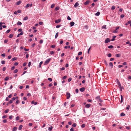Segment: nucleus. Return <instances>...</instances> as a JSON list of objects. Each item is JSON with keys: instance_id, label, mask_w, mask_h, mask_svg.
Instances as JSON below:
<instances>
[{"instance_id": "obj_35", "label": "nucleus", "mask_w": 131, "mask_h": 131, "mask_svg": "<svg viewBox=\"0 0 131 131\" xmlns=\"http://www.w3.org/2000/svg\"><path fill=\"white\" fill-rule=\"evenodd\" d=\"M72 79V78H69V79L68 80V82H70L71 81Z\"/></svg>"}, {"instance_id": "obj_43", "label": "nucleus", "mask_w": 131, "mask_h": 131, "mask_svg": "<svg viewBox=\"0 0 131 131\" xmlns=\"http://www.w3.org/2000/svg\"><path fill=\"white\" fill-rule=\"evenodd\" d=\"M10 31V29L6 31V33L7 34L9 33Z\"/></svg>"}, {"instance_id": "obj_59", "label": "nucleus", "mask_w": 131, "mask_h": 131, "mask_svg": "<svg viewBox=\"0 0 131 131\" xmlns=\"http://www.w3.org/2000/svg\"><path fill=\"white\" fill-rule=\"evenodd\" d=\"M104 63L106 66H107L108 65L107 62L105 60H104Z\"/></svg>"}, {"instance_id": "obj_40", "label": "nucleus", "mask_w": 131, "mask_h": 131, "mask_svg": "<svg viewBox=\"0 0 131 131\" xmlns=\"http://www.w3.org/2000/svg\"><path fill=\"white\" fill-rule=\"evenodd\" d=\"M124 16L125 15L124 14H122L121 15L120 17L121 18H123L124 17Z\"/></svg>"}, {"instance_id": "obj_26", "label": "nucleus", "mask_w": 131, "mask_h": 131, "mask_svg": "<svg viewBox=\"0 0 131 131\" xmlns=\"http://www.w3.org/2000/svg\"><path fill=\"white\" fill-rule=\"evenodd\" d=\"M125 115V114L123 113H121L120 114V116H123Z\"/></svg>"}, {"instance_id": "obj_34", "label": "nucleus", "mask_w": 131, "mask_h": 131, "mask_svg": "<svg viewBox=\"0 0 131 131\" xmlns=\"http://www.w3.org/2000/svg\"><path fill=\"white\" fill-rule=\"evenodd\" d=\"M18 69H15L14 70V73H17L18 72Z\"/></svg>"}, {"instance_id": "obj_14", "label": "nucleus", "mask_w": 131, "mask_h": 131, "mask_svg": "<svg viewBox=\"0 0 131 131\" xmlns=\"http://www.w3.org/2000/svg\"><path fill=\"white\" fill-rule=\"evenodd\" d=\"M90 1H87L84 3L85 5H87L89 3Z\"/></svg>"}, {"instance_id": "obj_21", "label": "nucleus", "mask_w": 131, "mask_h": 131, "mask_svg": "<svg viewBox=\"0 0 131 131\" xmlns=\"http://www.w3.org/2000/svg\"><path fill=\"white\" fill-rule=\"evenodd\" d=\"M70 48V46H66L64 47L65 49H67V48Z\"/></svg>"}, {"instance_id": "obj_44", "label": "nucleus", "mask_w": 131, "mask_h": 131, "mask_svg": "<svg viewBox=\"0 0 131 131\" xmlns=\"http://www.w3.org/2000/svg\"><path fill=\"white\" fill-rule=\"evenodd\" d=\"M54 53V52L53 51H51L50 52V54H52Z\"/></svg>"}, {"instance_id": "obj_37", "label": "nucleus", "mask_w": 131, "mask_h": 131, "mask_svg": "<svg viewBox=\"0 0 131 131\" xmlns=\"http://www.w3.org/2000/svg\"><path fill=\"white\" fill-rule=\"evenodd\" d=\"M85 124H82L81 126V127L82 128H84L85 126Z\"/></svg>"}, {"instance_id": "obj_8", "label": "nucleus", "mask_w": 131, "mask_h": 131, "mask_svg": "<svg viewBox=\"0 0 131 131\" xmlns=\"http://www.w3.org/2000/svg\"><path fill=\"white\" fill-rule=\"evenodd\" d=\"M123 101V96L122 95H121V101L120 102L121 103H122Z\"/></svg>"}, {"instance_id": "obj_47", "label": "nucleus", "mask_w": 131, "mask_h": 131, "mask_svg": "<svg viewBox=\"0 0 131 131\" xmlns=\"http://www.w3.org/2000/svg\"><path fill=\"white\" fill-rule=\"evenodd\" d=\"M103 101V100H101V99H100L99 101H98V102H100V103H102Z\"/></svg>"}, {"instance_id": "obj_9", "label": "nucleus", "mask_w": 131, "mask_h": 131, "mask_svg": "<svg viewBox=\"0 0 131 131\" xmlns=\"http://www.w3.org/2000/svg\"><path fill=\"white\" fill-rule=\"evenodd\" d=\"M91 106V105L90 104H87L85 105V107L86 108H88L89 107Z\"/></svg>"}, {"instance_id": "obj_55", "label": "nucleus", "mask_w": 131, "mask_h": 131, "mask_svg": "<svg viewBox=\"0 0 131 131\" xmlns=\"http://www.w3.org/2000/svg\"><path fill=\"white\" fill-rule=\"evenodd\" d=\"M22 29L21 28H20L18 30V31L19 32H22Z\"/></svg>"}, {"instance_id": "obj_33", "label": "nucleus", "mask_w": 131, "mask_h": 131, "mask_svg": "<svg viewBox=\"0 0 131 131\" xmlns=\"http://www.w3.org/2000/svg\"><path fill=\"white\" fill-rule=\"evenodd\" d=\"M19 116H17L16 118V121H18L19 120Z\"/></svg>"}, {"instance_id": "obj_52", "label": "nucleus", "mask_w": 131, "mask_h": 131, "mask_svg": "<svg viewBox=\"0 0 131 131\" xmlns=\"http://www.w3.org/2000/svg\"><path fill=\"white\" fill-rule=\"evenodd\" d=\"M56 47V46L54 45H53L51 46V47L52 48H54Z\"/></svg>"}, {"instance_id": "obj_61", "label": "nucleus", "mask_w": 131, "mask_h": 131, "mask_svg": "<svg viewBox=\"0 0 131 131\" xmlns=\"http://www.w3.org/2000/svg\"><path fill=\"white\" fill-rule=\"evenodd\" d=\"M18 63L17 62H15L14 64V65L17 66L18 65Z\"/></svg>"}, {"instance_id": "obj_38", "label": "nucleus", "mask_w": 131, "mask_h": 131, "mask_svg": "<svg viewBox=\"0 0 131 131\" xmlns=\"http://www.w3.org/2000/svg\"><path fill=\"white\" fill-rule=\"evenodd\" d=\"M9 109H7L5 111V113H7L9 112Z\"/></svg>"}, {"instance_id": "obj_25", "label": "nucleus", "mask_w": 131, "mask_h": 131, "mask_svg": "<svg viewBox=\"0 0 131 131\" xmlns=\"http://www.w3.org/2000/svg\"><path fill=\"white\" fill-rule=\"evenodd\" d=\"M58 34H59V32H57L56 34V35L55 36V38L56 39L58 37Z\"/></svg>"}, {"instance_id": "obj_17", "label": "nucleus", "mask_w": 131, "mask_h": 131, "mask_svg": "<svg viewBox=\"0 0 131 131\" xmlns=\"http://www.w3.org/2000/svg\"><path fill=\"white\" fill-rule=\"evenodd\" d=\"M100 14V13L99 12H97L95 14V15L96 16H99Z\"/></svg>"}, {"instance_id": "obj_62", "label": "nucleus", "mask_w": 131, "mask_h": 131, "mask_svg": "<svg viewBox=\"0 0 131 131\" xmlns=\"http://www.w3.org/2000/svg\"><path fill=\"white\" fill-rule=\"evenodd\" d=\"M75 91L77 93L78 92L79 90H78V89H76V90H75Z\"/></svg>"}, {"instance_id": "obj_46", "label": "nucleus", "mask_w": 131, "mask_h": 131, "mask_svg": "<svg viewBox=\"0 0 131 131\" xmlns=\"http://www.w3.org/2000/svg\"><path fill=\"white\" fill-rule=\"evenodd\" d=\"M43 40H42L41 39L40 40V41H39V43L40 44H41L43 43Z\"/></svg>"}, {"instance_id": "obj_53", "label": "nucleus", "mask_w": 131, "mask_h": 131, "mask_svg": "<svg viewBox=\"0 0 131 131\" xmlns=\"http://www.w3.org/2000/svg\"><path fill=\"white\" fill-rule=\"evenodd\" d=\"M76 126V125L75 123H74L72 125V126L73 127H75Z\"/></svg>"}, {"instance_id": "obj_60", "label": "nucleus", "mask_w": 131, "mask_h": 131, "mask_svg": "<svg viewBox=\"0 0 131 131\" xmlns=\"http://www.w3.org/2000/svg\"><path fill=\"white\" fill-rule=\"evenodd\" d=\"M106 25L103 26L102 27V28H104V29H105L106 28Z\"/></svg>"}, {"instance_id": "obj_48", "label": "nucleus", "mask_w": 131, "mask_h": 131, "mask_svg": "<svg viewBox=\"0 0 131 131\" xmlns=\"http://www.w3.org/2000/svg\"><path fill=\"white\" fill-rule=\"evenodd\" d=\"M67 19L68 20H71V18H70V17L69 16H68L67 18Z\"/></svg>"}, {"instance_id": "obj_63", "label": "nucleus", "mask_w": 131, "mask_h": 131, "mask_svg": "<svg viewBox=\"0 0 131 131\" xmlns=\"http://www.w3.org/2000/svg\"><path fill=\"white\" fill-rule=\"evenodd\" d=\"M13 116L12 115H10L9 116V119H12L13 118Z\"/></svg>"}, {"instance_id": "obj_27", "label": "nucleus", "mask_w": 131, "mask_h": 131, "mask_svg": "<svg viewBox=\"0 0 131 131\" xmlns=\"http://www.w3.org/2000/svg\"><path fill=\"white\" fill-rule=\"evenodd\" d=\"M23 127V126L22 125H20L18 128V129L19 130H21V129H22V127Z\"/></svg>"}, {"instance_id": "obj_64", "label": "nucleus", "mask_w": 131, "mask_h": 131, "mask_svg": "<svg viewBox=\"0 0 131 131\" xmlns=\"http://www.w3.org/2000/svg\"><path fill=\"white\" fill-rule=\"evenodd\" d=\"M32 125V123H30L28 125L30 126H31Z\"/></svg>"}, {"instance_id": "obj_32", "label": "nucleus", "mask_w": 131, "mask_h": 131, "mask_svg": "<svg viewBox=\"0 0 131 131\" xmlns=\"http://www.w3.org/2000/svg\"><path fill=\"white\" fill-rule=\"evenodd\" d=\"M30 5V4H27L25 6V7L26 8H27L29 7Z\"/></svg>"}, {"instance_id": "obj_20", "label": "nucleus", "mask_w": 131, "mask_h": 131, "mask_svg": "<svg viewBox=\"0 0 131 131\" xmlns=\"http://www.w3.org/2000/svg\"><path fill=\"white\" fill-rule=\"evenodd\" d=\"M17 24L18 25H21L22 24V23L21 22L18 21L17 23Z\"/></svg>"}, {"instance_id": "obj_30", "label": "nucleus", "mask_w": 131, "mask_h": 131, "mask_svg": "<svg viewBox=\"0 0 131 131\" xmlns=\"http://www.w3.org/2000/svg\"><path fill=\"white\" fill-rule=\"evenodd\" d=\"M42 63H43L42 61H41L40 63L39 64V68L41 67V65L42 64Z\"/></svg>"}, {"instance_id": "obj_12", "label": "nucleus", "mask_w": 131, "mask_h": 131, "mask_svg": "<svg viewBox=\"0 0 131 131\" xmlns=\"http://www.w3.org/2000/svg\"><path fill=\"white\" fill-rule=\"evenodd\" d=\"M96 99L98 101L100 99V96H97L96 98Z\"/></svg>"}, {"instance_id": "obj_54", "label": "nucleus", "mask_w": 131, "mask_h": 131, "mask_svg": "<svg viewBox=\"0 0 131 131\" xmlns=\"http://www.w3.org/2000/svg\"><path fill=\"white\" fill-rule=\"evenodd\" d=\"M82 54V52H81V51H80V52H79L78 53V56H79V55H81Z\"/></svg>"}, {"instance_id": "obj_49", "label": "nucleus", "mask_w": 131, "mask_h": 131, "mask_svg": "<svg viewBox=\"0 0 131 131\" xmlns=\"http://www.w3.org/2000/svg\"><path fill=\"white\" fill-rule=\"evenodd\" d=\"M48 80H49V81H50V82L52 81V78H49L48 79Z\"/></svg>"}, {"instance_id": "obj_51", "label": "nucleus", "mask_w": 131, "mask_h": 131, "mask_svg": "<svg viewBox=\"0 0 131 131\" xmlns=\"http://www.w3.org/2000/svg\"><path fill=\"white\" fill-rule=\"evenodd\" d=\"M115 8V7L114 6H113L111 7V9L112 10L114 9Z\"/></svg>"}, {"instance_id": "obj_28", "label": "nucleus", "mask_w": 131, "mask_h": 131, "mask_svg": "<svg viewBox=\"0 0 131 131\" xmlns=\"http://www.w3.org/2000/svg\"><path fill=\"white\" fill-rule=\"evenodd\" d=\"M55 6V4H53L51 5V6L50 7L51 8H53Z\"/></svg>"}, {"instance_id": "obj_13", "label": "nucleus", "mask_w": 131, "mask_h": 131, "mask_svg": "<svg viewBox=\"0 0 131 131\" xmlns=\"http://www.w3.org/2000/svg\"><path fill=\"white\" fill-rule=\"evenodd\" d=\"M17 128V127H14L13 128V130L12 131H16V130Z\"/></svg>"}, {"instance_id": "obj_4", "label": "nucleus", "mask_w": 131, "mask_h": 131, "mask_svg": "<svg viewBox=\"0 0 131 131\" xmlns=\"http://www.w3.org/2000/svg\"><path fill=\"white\" fill-rule=\"evenodd\" d=\"M61 21V20L60 19H59L57 20H56L55 21V23H60Z\"/></svg>"}, {"instance_id": "obj_7", "label": "nucleus", "mask_w": 131, "mask_h": 131, "mask_svg": "<svg viewBox=\"0 0 131 131\" xmlns=\"http://www.w3.org/2000/svg\"><path fill=\"white\" fill-rule=\"evenodd\" d=\"M23 32H21L19 34H18L17 36V37H19V36L23 35Z\"/></svg>"}, {"instance_id": "obj_36", "label": "nucleus", "mask_w": 131, "mask_h": 131, "mask_svg": "<svg viewBox=\"0 0 131 131\" xmlns=\"http://www.w3.org/2000/svg\"><path fill=\"white\" fill-rule=\"evenodd\" d=\"M5 61L4 60H2L1 61V63L3 64H4L5 63Z\"/></svg>"}, {"instance_id": "obj_24", "label": "nucleus", "mask_w": 131, "mask_h": 131, "mask_svg": "<svg viewBox=\"0 0 131 131\" xmlns=\"http://www.w3.org/2000/svg\"><path fill=\"white\" fill-rule=\"evenodd\" d=\"M113 48V46L112 45H110L108 46V48L109 49H112Z\"/></svg>"}, {"instance_id": "obj_2", "label": "nucleus", "mask_w": 131, "mask_h": 131, "mask_svg": "<svg viewBox=\"0 0 131 131\" xmlns=\"http://www.w3.org/2000/svg\"><path fill=\"white\" fill-rule=\"evenodd\" d=\"M66 96H67V99H69L70 98V94L68 92H67L66 93Z\"/></svg>"}, {"instance_id": "obj_5", "label": "nucleus", "mask_w": 131, "mask_h": 131, "mask_svg": "<svg viewBox=\"0 0 131 131\" xmlns=\"http://www.w3.org/2000/svg\"><path fill=\"white\" fill-rule=\"evenodd\" d=\"M85 88L83 87L82 88L80 89V91L83 92L85 90Z\"/></svg>"}, {"instance_id": "obj_31", "label": "nucleus", "mask_w": 131, "mask_h": 131, "mask_svg": "<svg viewBox=\"0 0 131 131\" xmlns=\"http://www.w3.org/2000/svg\"><path fill=\"white\" fill-rule=\"evenodd\" d=\"M107 55L109 57H110L112 56L111 54L110 53L107 54Z\"/></svg>"}, {"instance_id": "obj_1", "label": "nucleus", "mask_w": 131, "mask_h": 131, "mask_svg": "<svg viewBox=\"0 0 131 131\" xmlns=\"http://www.w3.org/2000/svg\"><path fill=\"white\" fill-rule=\"evenodd\" d=\"M51 60L50 58H49L47 59L45 62L44 64L45 65H47L50 62Z\"/></svg>"}, {"instance_id": "obj_6", "label": "nucleus", "mask_w": 131, "mask_h": 131, "mask_svg": "<svg viewBox=\"0 0 131 131\" xmlns=\"http://www.w3.org/2000/svg\"><path fill=\"white\" fill-rule=\"evenodd\" d=\"M79 5V3H78V2H77L74 5V7H77Z\"/></svg>"}, {"instance_id": "obj_10", "label": "nucleus", "mask_w": 131, "mask_h": 131, "mask_svg": "<svg viewBox=\"0 0 131 131\" xmlns=\"http://www.w3.org/2000/svg\"><path fill=\"white\" fill-rule=\"evenodd\" d=\"M53 128V127L52 126H51L50 127H49L48 130L49 131H51L52 130Z\"/></svg>"}, {"instance_id": "obj_15", "label": "nucleus", "mask_w": 131, "mask_h": 131, "mask_svg": "<svg viewBox=\"0 0 131 131\" xmlns=\"http://www.w3.org/2000/svg\"><path fill=\"white\" fill-rule=\"evenodd\" d=\"M60 7L59 6H57L55 8V10L56 11L58 10L59 9Z\"/></svg>"}, {"instance_id": "obj_11", "label": "nucleus", "mask_w": 131, "mask_h": 131, "mask_svg": "<svg viewBox=\"0 0 131 131\" xmlns=\"http://www.w3.org/2000/svg\"><path fill=\"white\" fill-rule=\"evenodd\" d=\"M70 24L71 26H72L74 25V23L73 21H72L70 23Z\"/></svg>"}, {"instance_id": "obj_57", "label": "nucleus", "mask_w": 131, "mask_h": 131, "mask_svg": "<svg viewBox=\"0 0 131 131\" xmlns=\"http://www.w3.org/2000/svg\"><path fill=\"white\" fill-rule=\"evenodd\" d=\"M60 25H58L56 26V28H59L61 26Z\"/></svg>"}, {"instance_id": "obj_42", "label": "nucleus", "mask_w": 131, "mask_h": 131, "mask_svg": "<svg viewBox=\"0 0 131 131\" xmlns=\"http://www.w3.org/2000/svg\"><path fill=\"white\" fill-rule=\"evenodd\" d=\"M16 59H17V58H15V57H14L12 59V60L13 61H14L15 60H16Z\"/></svg>"}, {"instance_id": "obj_19", "label": "nucleus", "mask_w": 131, "mask_h": 131, "mask_svg": "<svg viewBox=\"0 0 131 131\" xmlns=\"http://www.w3.org/2000/svg\"><path fill=\"white\" fill-rule=\"evenodd\" d=\"M118 81L117 82V84L119 86H121V84L120 83V82L118 80H117Z\"/></svg>"}, {"instance_id": "obj_39", "label": "nucleus", "mask_w": 131, "mask_h": 131, "mask_svg": "<svg viewBox=\"0 0 131 131\" xmlns=\"http://www.w3.org/2000/svg\"><path fill=\"white\" fill-rule=\"evenodd\" d=\"M13 36V35L12 34H10L9 36V37L10 38H12Z\"/></svg>"}, {"instance_id": "obj_22", "label": "nucleus", "mask_w": 131, "mask_h": 131, "mask_svg": "<svg viewBox=\"0 0 131 131\" xmlns=\"http://www.w3.org/2000/svg\"><path fill=\"white\" fill-rule=\"evenodd\" d=\"M28 19V17L27 16L25 17L23 19V20H26Z\"/></svg>"}, {"instance_id": "obj_16", "label": "nucleus", "mask_w": 131, "mask_h": 131, "mask_svg": "<svg viewBox=\"0 0 131 131\" xmlns=\"http://www.w3.org/2000/svg\"><path fill=\"white\" fill-rule=\"evenodd\" d=\"M9 79V77H6L4 79V80L5 81H7Z\"/></svg>"}, {"instance_id": "obj_45", "label": "nucleus", "mask_w": 131, "mask_h": 131, "mask_svg": "<svg viewBox=\"0 0 131 131\" xmlns=\"http://www.w3.org/2000/svg\"><path fill=\"white\" fill-rule=\"evenodd\" d=\"M130 106L129 105H128L127 107H126V109L128 110L129 109Z\"/></svg>"}, {"instance_id": "obj_41", "label": "nucleus", "mask_w": 131, "mask_h": 131, "mask_svg": "<svg viewBox=\"0 0 131 131\" xmlns=\"http://www.w3.org/2000/svg\"><path fill=\"white\" fill-rule=\"evenodd\" d=\"M3 122L5 123L7 122V120L6 119H4L3 120Z\"/></svg>"}, {"instance_id": "obj_3", "label": "nucleus", "mask_w": 131, "mask_h": 131, "mask_svg": "<svg viewBox=\"0 0 131 131\" xmlns=\"http://www.w3.org/2000/svg\"><path fill=\"white\" fill-rule=\"evenodd\" d=\"M110 41V39L109 38H106L105 40V43H107L109 42Z\"/></svg>"}, {"instance_id": "obj_58", "label": "nucleus", "mask_w": 131, "mask_h": 131, "mask_svg": "<svg viewBox=\"0 0 131 131\" xmlns=\"http://www.w3.org/2000/svg\"><path fill=\"white\" fill-rule=\"evenodd\" d=\"M17 13H21V10H18L17 11Z\"/></svg>"}, {"instance_id": "obj_18", "label": "nucleus", "mask_w": 131, "mask_h": 131, "mask_svg": "<svg viewBox=\"0 0 131 131\" xmlns=\"http://www.w3.org/2000/svg\"><path fill=\"white\" fill-rule=\"evenodd\" d=\"M21 3V1H19L17 2L16 3V4L17 5H18L20 4Z\"/></svg>"}, {"instance_id": "obj_56", "label": "nucleus", "mask_w": 131, "mask_h": 131, "mask_svg": "<svg viewBox=\"0 0 131 131\" xmlns=\"http://www.w3.org/2000/svg\"><path fill=\"white\" fill-rule=\"evenodd\" d=\"M67 77V76H64L63 77L62 79L64 80L66 79Z\"/></svg>"}, {"instance_id": "obj_29", "label": "nucleus", "mask_w": 131, "mask_h": 131, "mask_svg": "<svg viewBox=\"0 0 131 131\" xmlns=\"http://www.w3.org/2000/svg\"><path fill=\"white\" fill-rule=\"evenodd\" d=\"M109 63L110 66L112 67H113V64L112 63V62H110Z\"/></svg>"}, {"instance_id": "obj_23", "label": "nucleus", "mask_w": 131, "mask_h": 131, "mask_svg": "<svg viewBox=\"0 0 131 131\" xmlns=\"http://www.w3.org/2000/svg\"><path fill=\"white\" fill-rule=\"evenodd\" d=\"M121 55L119 54H117L116 55V56L117 57H121Z\"/></svg>"}, {"instance_id": "obj_50", "label": "nucleus", "mask_w": 131, "mask_h": 131, "mask_svg": "<svg viewBox=\"0 0 131 131\" xmlns=\"http://www.w3.org/2000/svg\"><path fill=\"white\" fill-rule=\"evenodd\" d=\"M31 62H29L28 63V66L29 67H30L31 65Z\"/></svg>"}]
</instances>
